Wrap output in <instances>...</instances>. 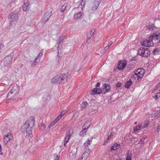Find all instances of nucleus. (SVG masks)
<instances>
[{
    "instance_id": "f257e3e1",
    "label": "nucleus",
    "mask_w": 160,
    "mask_h": 160,
    "mask_svg": "<svg viewBox=\"0 0 160 160\" xmlns=\"http://www.w3.org/2000/svg\"><path fill=\"white\" fill-rule=\"evenodd\" d=\"M34 122L33 117H30L22 127V130L25 131L26 132V138H29V137H31L30 135L32 134V128L34 126Z\"/></svg>"
},
{
    "instance_id": "f03ea898",
    "label": "nucleus",
    "mask_w": 160,
    "mask_h": 160,
    "mask_svg": "<svg viewBox=\"0 0 160 160\" xmlns=\"http://www.w3.org/2000/svg\"><path fill=\"white\" fill-rule=\"evenodd\" d=\"M67 75L65 74H58L51 79V82L53 83H63L65 80H67Z\"/></svg>"
},
{
    "instance_id": "7ed1b4c3",
    "label": "nucleus",
    "mask_w": 160,
    "mask_h": 160,
    "mask_svg": "<svg viewBox=\"0 0 160 160\" xmlns=\"http://www.w3.org/2000/svg\"><path fill=\"white\" fill-rule=\"evenodd\" d=\"M144 73V69L141 68H139L135 72L133 76L135 80L139 81L142 78Z\"/></svg>"
},
{
    "instance_id": "20e7f679",
    "label": "nucleus",
    "mask_w": 160,
    "mask_h": 160,
    "mask_svg": "<svg viewBox=\"0 0 160 160\" xmlns=\"http://www.w3.org/2000/svg\"><path fill=\"white\" fill-rule=\"evenodd\" d=\"M138 53L141 56L146 57L150 55L151 52L149 49L146 48L141 47L138 49Z\"/></svg>"
},
{
    "instance_id": "39448f33",
    "label": "nucleus",
    "mask_w": 160,
    "mask_h": 160,
    "mask_svg": "<svg viewBox=\"0 0 160 160\" xmlns=\"http://www.w3.org/2000/svg\"><path fill=\"white\" fill-rule=\"evenodd\" d=\"M12 60V57L11 56H8L6 57L4 59L3 63L4 67L7 68L11 67V64Z\"/></svg>"
},
{
    "instance_id": "423d86ee",
    "label": "nucleus",
    "mask_w": 160,
    "mask_h": 160,
    "mask_svg": "<svg viewBox=\"0 0 160 160\" xmlns=\"http://www.w3.org/2000/svg\"><path fill=\"white\" fill-rule=\"evenodd\" d=\"M8 18L11 19V20L10 22V25H9V26H10L11 25H12L13 24V22L15 24V22H16V20L18 18V13L17 12H13L12 14H10L9 15Z\"/></svg>"
},
{
    "instance_id": "0eeeda50",
    "label": "nucleus",
    "mask_w": 160,
    "mask_h": 160,
    "mask_svg": "<svg viewBox=\"0 0 160 160\" xmlns=\"http://www.w3.org/2000/svg\"><path fill=\"white\" fill-rule=\"evenodd\" d=\"M101 0H92L90 6V9L92 10H96Z\"/></svg>"
},
{
    "instance_id": "6e6552de",
    "label": "nucleus",
    "mask_w": 160,
    "mask_h": 160,
    "mask_svg": "<svg viewBox=\"0 0 160 160\" xmlns=\"http://www.w3.org/2000/svg\"><path fill=\"white\" fill-rule=\"evenodd\" d=\"M73 132L72 129L71 128H69L67 130L66 132V137L64 139V146L66 147V144L68 142L70 137L72 135Z\"/></svg>"
},
{
    "instance_id": "1a4fd4ad",
    "label": "nucleus",
    "mask_w": 160,
    "mask_h": 160,
    "mask_svg": "<svg viewBox=\"0 0 160 160\" xmlns=\"http://www.w3.org/2000/svg\"><path fill=\"white\" fill-rule=\"evenodd\" d=\"M102 94H105L106 93L110 92L111 90L110 86L108 84L105 83L102 86Z\"/></svg>"
},
{
    "instance_id": "9d476101",
    "label": "nucleus",
    "mask_w": 160,
    "mask_h": 160,
    "mask_svg": "<svg viewBox=\"0 0 160 160\" xmlns=\"http://www.w3.org/2000/svg\"><path fill=\"white\" fill-rule=\"evenodd\" d=\"M141 44L145 47H150L152 46L153 43L152 41L148 40L146 39L141 42Z\"/></svg>"
},
{
    "instance_id": "9b49d317",
    "label": "nucleus",
    "mask_w": 160,
    "mask_h": 160,
    "mask_svg": "<svg viewBox=\"0 0 160 160\" xmlns=\"http://www.w3.org/2000/svg\"><path fill=\"white\" fill-rule=\"evenodd\" d=\"M12 137L11 133L9 132H7L3 138L4 142L6 144H7L8 142L10 141V139H12Z\"/></svg>"
},
{
    "instance_id": "f8f14e48",
    "label": "nucleus",
    "mask_w": 160,
    "mask_h": 160,
    "mask_svg": "<svg viewBox=\"0 0 160 160\" xmlns=\"http://www.w3.org/2000/svg\"><path fill=\"white\" fill-rule=\"evenodd\" d=\"M127 64V62L125 61H121L119 62L118 64V68L119 70H122Z\"/></svg>"
},
{
    "instance_id": "ddd939ff",
    "label": "nucleus",
    "mask_w": 160,
    "mask_h": 160,
    "mask_svg": "<svg viewBox=\"0 0 160 160\" xmlns=\"http://www.w3.org/2000/svg\"><path fill=\"white\" fill-rule=\"evenodd\" d=\"M43 51L40 52L37 57L35 58L34 62L32 63V65L35 66L40 61L41 58L43 55Z\"/></svg>"
},
{
    "instance_id": "4468645a",
    "label": "nucleus",
    "mask_w": 160,
    "mask_h": 160,
    "mask_svg": "<svg viewBox=\"0 0 160 160\" xmlns=\"http://www.w3.org/2000/svg\"><path fill=\"white\" fill-rule=\"evenodd\" d=\"M24 4L22 6V9L25 11H27L29 8L28 0H24Z\"/></svg>"
},
{
    "instance_id": "2eb2a0df",
    "label": "nucleus",
    "mask_w": 160,
    "mask_h": 160,
    "mask_svg": "<svg viewBox=\"0 0 160 160\" xmlns=\"http://www.w3.org/2000/svg\"><path fill=\"white\" fill-rule=\"evenodd\" d=\"M11 90L12 92H13L14 95L16 96L19 94V86L16 84L15 86H14Z\"/></svg>"
},
{
    "instance_id": "dca6fc26",
    "label": "nucleus",
    "mask_w": 160,
    "mask_h": 160,
    "mask_svg": "<svg viewBox=\"0 0 160 160\" xmlns=\"http://www.w3.org/2000/svg\"><path fill=\"white\" fill-rule=\"evenodd\" d=\"M77 152V149L75 148H74L69 153V157L71 159H74L76 157Z\"/></svg>"
},
{
    "instance_id": "f3484780",
    "label": "nucleus",
    "mask_w": 160,
    "mask_h": 160,
    "mask_svg": "<svg viewBox=\"0 0 160 160\" xmlns=\"http://www.w3.org/2000/svg\"><path fill=\"white\" fill-rule=\"evenodd\" d=\"M86 2V0H82L80 3L78 7V10L82 11L83 8H84L85 4Z\"/></svg>"
},
{
    "instance_id": "a211bd4d",
    "label": "nucleus",
    "mask_w": 160,
    "mask_h": 160,
    "mask_svg": "<svg viewBox=\"0 0 160 160\" xmlns=\"http://www.w3.org/2000/svg\"><path fill=\"white\" fill-rule=\"evenodd\" d=\"M83 15V13L81 11H79V13L77 14L74 16V19L75 20H78L82 18Z\"/></svg>"
},
{
    "instance_id": "6ab92c4d",
    "label": "nucleus",
    "mask_w": 160,
    "mask_h": 160,
    "mask_svg": "<svg viewBox=\"0 0 160 160\" xmlns=\"http://www.w3.org/2000/svg\"><path fill=\"white\" fill-rule=\"evenodd\" d=\"M51 15V13L50 12H47L44 15L43 20V22H46L48 21L49 18L50 17Z\"/></svg>"
},
{
    "instance_id": "aec40b11",
    "label": "nucleus",
    "mask_w": 160,
    "mask_h": 160,
    "mask_svg": "<svg viewBox=\"0 0 160 160\" xmlns=\"http://www.w3.org/2000/svg\"><path fill=\"white\" fill-rule=\"evenodd\" d=\"M92 94H100V93H102V88H94L92 91Z\"/></svg>"
},
{
    "instance_id": "412c9836",
    "label": "nucleus",
    "mask_w": 160,
    "mask_h": 160,
    "mask_svg": "<svg viewBox=\"0 0 160 160\" xmlns=\"http://www.w3.org/2000/svg\"><path fill=\"white\" fill-rule=\"evenodd\" d=\"M15 98H16V96L14 95L13 92H12L11 90H10V91L7 94V98L8 99H11V100H12Z\"/></svg>"
},
{
    "instance_id": "4be33fe9",
    "label": "nucleus",
    "mask_w": 160,
    "mask_h": 160,
    "mask_svg": "<svg viewBox=\"0 0 160 160\" xmlns=\"http://www.w3.org/2000/svg\"><path fill=\"white\" fill-rule=\"evenodd\" d=\"M156 95L153 96L154 98L157 100L160 97V89L157 90H156L155 91Z\"/></svg>"
},
{
    "instance_id": "5701e85b",
    "label": "nucleus",
    "mask_w": 160,
    "mask_h": 160,
    "mask_svg": "<svg viewBox=\"0 0 160 160\" xmlns=\"http://www.w3.org/2000/svg\"><path fill=\"white\" fill-rule=\"evenodd\" d=\"M132 155V154L131 153V151L128 150V151L127 157L126 159V160H131Z\"/></svg>"
},
{
    "instance_id": "b1692460",
    "label": "nucleus",
    "mask_w": 160,
    "mask_h": 160,
    "mask_svg": "<svg viewBox=\"0 0 160 160\" xmlns=\"http://www.w3.org/2000/svg\"><path fill=\"white\" fill-rule=\"evenodd\" d=\"M152 35H154V38L155 39H159L160 38V32H155Z\"/></svg>"
},
{
    "instance_id": "393cba45",
    "label": "nucleus",
    "mask_w": 160,
    "mask_h": 160,
    "mask_svg": "<svg viewBox=\"0 0 160 160\" xmlns=\"http://www.w3.org/2000/svg\"><path fill=\"white\" fill-rule=\"evenodd\" d=\"M144 143L143 142L142 143H140L138 142L137 145V147L136 149L137 150H139L141 149L142 148V147H143Z\"/></svg>"
},
{
    "instance_id": "a878e982",
    "label": "nucleus",
    "mask_w": 160,
    "mask_h": 160,
    "mask_svg": "<svg viewBox=\"0 0 160 160\" xmlns=\"http://www.w3.org/2000/svg\"><path fill=\"white\" fill-rule=\"evenodd\" d=\"M120 145L117 143H115L113 146L111 148L112 150H116L119 147Z\"/></svg>"
},
{
    "instance_id": "bb28decb",
    "label": "nucleus",
    "mask_w": 160,
    "mask_h": 160,
    "mask_svg": "<svg viewBox=\"0 0 160 160\" xmlns=\"http://www.w3.org/2000/svg\"><path fill=\"white\" fill-rule=\"evenodd\" d=\"M92 138H91V140L88 139L87 141L84 143L83 145L84 147L85 148L87 147L88 145L90 144V142L92 141Z\"/></svg>"
},
{
    "instance_id": "cd10ccee",
    "label": "nucleus",
    "mask_w": 160,
    "mask_h": 160,
    "mask_svg": "<svg viewBox=\"0 0 160 160\" xmlns=\"http://www.w3.org/2000/svg\"><path fill=\"white\" fill-rule=\"evenodd\" d=\"M73 70H79L80 69V68L79 66H78V64L77 63H75L74 64L72 67V68Z\"/></svg>"
},
{
    "instance_id": "c85d7f7f",
    "label": "nucleus",
    "mask_w": 160,
    "mask_h": 160,
    "mask_svg": "<svg viewBox=\"0 0 160 160\" xmlns=\"http://www.w3.org/2000/svg\"><path fill=\"white\" fill-rule=\"evenodd\" d=\"M88 128V127L87 128H85L83 129L79 133L80 135L81 136H84L85 135V134L87 132V129Z\"/></svg>"
},
{
    "instance_id": "c756f323",
    "label": "nucleus",
    "mask_w": 160,
    "mask_h": 160,
    "mask_svg": "<svg viewBox=\"0 0 160 160\" xmlns=\"http://www.w3.org/2000/svg\"><path fill=\"white\" fill-rule=\"evenodd\" d=\"M94 32V31L91 30L89 33H88L87 35V37L88 38H91L92 37H93V35Z\"/></svg>"
},
{
    "instance_id": "7c9ffc66",
    "label": "nucleus",
    "mask_w": 160,
    "mask_h": 160,
    "mask_svg": "<svg viewBox=\"0 0 160 160\" xmlns=\"http://www.w3.org/2000/svg\"><path fill=\"white\" fill-rule=\"evenodd\" d=\"M156 27H155L154 25L151 24L149 25L148 29L150 30H156Z\"/></svg>"
},
{
    "instance_id": "2f4dec72",
    "label": "nucleus",
    "mask_w": 160,
    "mask_h": 160,
    "mask_svg": "<svg viewBox=\"0 0 160 160\" xmlns=\"http://www.w3.org/2000/svg\"><path fill=\"white\" fill-rule=\"evenodd\" d=\"M132 83V82L131 81V80H129V81L127 82V83H126L125 87L126 88H129L130 86L131 85Z\"/></svg>"
},
{
    "instance_id": "473e14b6",
    "label": "nucleus",
    "mask_w": 160,
    "mask_h": 160,
    "mask_svg": "<svg viewBox=\"0 0 160 160\" xmlns=\"http://www.w3.org/2000/svg\"><path fill=\"white\" fill-rule=\"evenodd\" d=\"M160 130V124H158L157 128V129L155 132V135L157 136L158 135V132Z\"/></svg>"
},
{
    "instance_id": "72a5a7b5",
    "label": "nucleus",
    "mask_w": 160,
    "mask_h": 160,
    "mask_svg": "<svg viewBox=\"0 0 160 160\" xmlns=\"http://www.w3.org/2000/svg\"><path fill=\"white\" fill-rule=\"evenodd\" d=\"M64 40L63 37L62 36H61L59 37V40L58 42V48L59 44H60L62 42L63 40Z\"/></svg>"
},
{
    "instance_id": "f704fd0d",
    "label": "nucleus",
    "mask_w": 160,
    "mask_h": 160,
    "mask_svg": "<svg viewBox=\"0 0 160 160\" xmlns=\"http://www.w3.org/2000/svg\"><path fill=\"white\" fill-rule=\"evenodd\" d=\"M89 155L88 153H87L86 152H84L82 155V158H84L85 160H86L89 156Z\"/></svg>"
},
{
    "instance_id": "c9c22d12",
    "label": "nucleus",
    "mask_w": 160,
    "mask_h": 160,
    "mask_svg": "<svg viewBox=\"0 0 160 160\" xmlns=\"http://www.w3.org/2000/svg\"><path fill=\"white\" fill-rule=\"evenodd\" d=\"M154 116L156 118H158L160 116V109L158 110L154 114Z\"/></svg>"
},
{
    "instance_id": "e433bc0d",
    "label": "nucleus",
    "mask_w": 160,
    "mask_h": 160,
    "mask_svg": "<svg viewBox=\"0 0 160 160\" xmlns=\"http://www.w3.org/2000/svg\"><path fill=\"white\" fill-rule=\"evenodd\" d=\"M142 126H141L138 125L134 128V132L137 131V130H141Z\"/></svg>"
},
{
    "instance_id": "4c0bfd02",
    "label": "nucleus",
    "mask_w": 160,
    "mask_h": 160,
    "mask_svg": "<svg viewBox=\"0 0 160 160\" xmlns=\"http://www.w3.org/2000/svg\"><path fill=\"white\" fill-rule=\"evenodd\" d=\"M88 105V103L86 102H83L81 104L82 108H84Z\"/></svg>"
},
{
    "instance_id": "58836bf2",
    "label": "nucleus",
    "mask_w": 160,
    "mask_h": 160,
    "mask_svg": "<svg viewBox=\"0 0 160 160\" xmlns=\"http://www.w3.org/2000/svg\"><path fill=\"white\" fill-rule=\"evenodd\" d=\"M146 138V137H143L142 138L140 139L138 142L140 143H142L143 142L144 143V141Z\"/></svg>"
},
{
    "instance_id": "ea45409f",
    "label": "nucleus",
    "mask_w": 160,
    "mask_h": 160,
    "mask_svg": "<svg viewBox=\"0 0 160 160\" xmlns=\"http://www.w3.org/2000/svg\"><path fill=\"white\" fill-rule=\"evenodd\" d=\"M56 123V122H55V121L54 120V121L52 122L50 125H49V126H48V128H51Z\"/></svg>"
},
{
    "instance_id": "a19ab883",
    "label": "nucleus",
    "mask_w": 160,
    "mask_h": 160,
    "mask_svg": "<svg viewBox=\"0 0 160 160\" xmlns=\"http://www.w3.org/2000/svg\"><path fill=\"white\" fill-rule=\"evenodd\" d=\"M66 8V6H65L64 5L62 6L61 8V12H63L65 9Z\"/></svg>"
},
{
    "instance_id": "79ce46f5",
    "label": "nucleus",
    "mask_w": 160,
    "mask_h": 160,
    "mask_svg": "<svg viewBox=\"0 0 160 160\" xmlns=\"http://www.w3.org/2000/svg\"><path fill=\"white\" fill-rule=\"evenodd\" d=\"M148 122H145L143 124H142L141 126L142 127H145L146 126H148Z\"/></svg>"
},
{
    "instance_id": "37998d69",
    "label": "nucleus",
    "mask_w": 160,
    "mask_h": 160,
    "mask_svg": "<svg viewBox=\"0 0 160 160\" xmlns=\"http://www.w3.org/2000/svg\"><path fill=\"white\" fill-rule=\"evenodd\" d=\"M148 39V40L152 41L153 39H154V35L152 34V35L150 36L149 37Z\"/></svg>"
},
{
    "instance_id": "c03bdc74",
    "label": "nucleus",
    "mask_w": 160,
    "mask_h": 160,
    "mask_svg": "<svg viewBox=\"0 0 160 160\" xmlns=\"http://www.w3.org/2000/svg\"><path fill=\"white\" fill-rule=\"evenodd\" d=\"M61 117H60V116H59V115L54 120V121L57 122L61 118Z\"/></svg>"
},
{
    "instance_id": "a18cd8bd",
    "label": "nucleus",
    "mask_w": 160,
    "mask_h": 160,
    "mask_svg": "<svg viewBox=\"0 0 160 160\" xmlns=\"http://www.w3.org/2000/svg\"><path fill=\"white\" fill-rule=\"evenodd\" d=\"M84 152H86L87 153H88L89 155L91 152V150L89 148H87Z\"/></svg>"
},
{
    "instance_id": "49530a36",
    "label": "nucleus",
    "mask_w": 160,
    "mask_h": 160,
    "mask_svg": "<svg viewBox=\"0 0 160 160\" xmlns=\"http://www.w3.org/2000/svg\"><path fill=\"white\" fill-rule=\"evenodd\" d=\"M45 128V125L44 123H42L41 124V129L44 130Z\"/></svg>"
},
{
    "instance_id": "de8ad7c7",
    "label": "nucleus",
    "mask_w": 160,
    "mask_h": 160,
    "mask_svg": "<svg viewBox=\"0 0 160 160\" xmlns=\"http://www.w3.org/2000/svg\"><path fill=\"white\" fill-rule=\"evenodd\" d=\"M158 52V49H155L153 51V54H156Z\"/></svg>"
},
{
    "instance_id": "09e8293b",
    "label": "nucleus",
    "mask_w": 160,
    "mask_h": 160,
    "mask_svg": "<svg viewBox=\"0 0 160 160\" xmlns=\"http://www.w3.org/2000/svg\"><path fill=\"white\" fill-rule=\"evenodd\" d=\"M65 114V112L64 111H62L61 112L60 114L59 115V116H60V117H61L63 115Z\"/></svg>"
},
{
    "instance_id": "8fccbe9b",
    "label": "nucleus",
    "mask_w": 160,
    "mask_h": 160,
    "mask_svg": "<svg viewBox=\"0 0 160 160\" xmlns=\"http://www.w3.org/2000/svg\"><path fill=\"white\" fill-rule=\"evenodd\" d=\"M3 44L2 43L0 44V53L1 52L2 48L3 47Z\"/></svg>"
},
{
    "instance_id": "3c124183",
    "label": "nucleus",
    "mask_w": 160,
    "mask_h": 160,
    "mask_svg": "<svg viewBox=\"0 0 160 160\" xmlns=\"http://www.w3.org/2000/svg\"><path fill=\"white\" fill-rule=\"evenodd\" d=\"M121 83L120 82H118L117 83V84H116L117 87H119L121 86Z\"/></svg>"
},
{
    "instance_id": "603ef678",
    "label": "nucleus",
    "mask_w": 160,
    "mask_h": 160,
    "mask_svg": "<svg viewBox=\"0 0 160 160\" xmlns=\"http://www.w3.org/2000/svg\"><path fill=\"white\" fill-rule=\"evenodd\" d=\"M60 157V155H57L55 158V159L54 160H58V159Z\"/></svg>"
},
{
    "instance_id": "864d4df0",
    "label": "nucleus",
    "mask_w": 160,
    "mask_h": 160,
    "mask_svg": "<svg viewBox=\"0 0 160 160\" xmlns=\"http://www.w3.org/2000/svg\"><path fill=\"white\" fill-rule=\"evenodd\" d=\"M113 43V42L112 41H110L108 43V46H109L110 47Z\"/></svg>"
},
{
    "instance_id": "5fc2aeb1",
    "label": "nucleus",
    "mask_w": 160,
    "mask_h": 160,
    "mask_svg": "<svg viewBox=\"0 0 160 160\" xmlns=\"http://www.w3.org/2000/svg\"><path fill=\"white\" fill-rule=\"evenodd\" d=\"M85 22L87 23H88L90 22V18L89 17H88V20H87V21L86 20H84Z\"/></svg>"
},
{
    "instance_id": "6e6d98bb",
    "label": "nucleus",
    "mask_w": 160,
    "mask_h": 160,
    "mask_svg": "<svg viewBox=\"0 0 160 160\" xmlns=\"http://www.w3.org/2000/svg\"><path fill=\"white\" fill-rule=\"evenodd\" d=\"M109 46H106L104 48L105 51L109 49Z\"/></svg>"
},
{
    "instance_id": "4d7b16f0",
    "label": "nucleus",
    "mask_w": 160,
    "mask_h": 160,
    "mask_svg": "<svg viewBox=\"0 0 160 160\" xmlns=\"http://www.w3.org/2000/svg\"><path fill=\"white\" fill-rule=\"evenodd\" d=\"M100 84L99 82H98L96 85V87H98L100 86Z\"/></svg>"
},
{
    "instance_id": "13d9d810",
    "label": "nucleus",
    "mask_w": 160,
    "mask_h": 160,
    "mask_svg": "<svg viewBox=\"0 0 160 160\" xmlns=\"http://www.w3.org/2000/svg\"><path fill=\"white\" fill-rule=\"evenodd\" d=\"M112 135H111V134L109 136L108 138V140L110 139L112 137Z\"/></svg>"
},
{
    "instance_id": "bf43d9fd",
    "label": "nucleus",
    "mask_w": 160,
    "mask_h": 160,
    "mask_svg": "<svg viewBox=\"0 0 160 160\" xmlns=\"http://www.w3.org/2000/svg\"><path fill=\"white\" fill-rule=\"evenodd\" d=\"M59 53H58V57H59V58L61 56H59Z\"/></svg>"
},
{
    "instance_id": "052dcab7",
    "label": "nucleus",
    "mask_w": 160,
    "mask_h": 160,
    "mask_svg": "<svg viewBox=\"0 0 160 160\" xmlns=\"http://www.w3.org/2000/svg\"><path fill=\"white\" fill-rule=\"evenodd\" d=\"M134 123L136 124V123H137V122H135Z\"/></svg>"
},
{
    "instance_id": "680f3d73",
    "label": "nucleus",
    "mask_w": 160,
    "mask_h": 160,
    "mask_svg": "<svg viewBox=\"0 0 160 160\" xmlns=\"http://www.w3.org/2000/svg\"><path fill=\"white\" fill-rule=\"evenodd\" d=\"M5 130H3V132H4V133H5Z\"/></svg>"
},
{
    "instance_id": "e2e57ef3",
    "label": "nucleus",
    "mask_w": 160,
    "mask_h": 160,
    "mask_svg": "<svg viewBox=\"0 0 160 160\" xmlns=\"http://www.w3.org/2000/svg\"><path fill=\"white\" fill-rule=\"evenodd\" d=\"M159 43H160V41H159Z\"/></svg>"
}]
</instances>
